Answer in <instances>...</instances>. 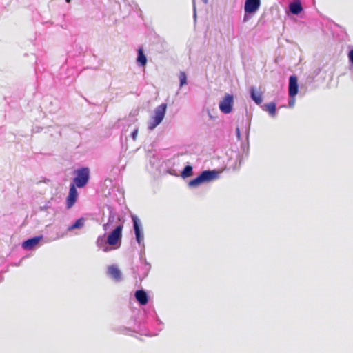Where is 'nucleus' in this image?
Segmentation results:
<instances>
[{"label": "nucleus", "mask_w": 353, "mask_h": 353, "mask_svg": "<svg viewBox=\"0 0 353 353\" xmlns=\"http://www.w3.org/2000/svg\"><path fill=\"white\" fill-rule=\"evenodd\" d=\"M219 177V172L216 170H205L202 172L196 178L190 181L188 186L196 188L203 183L210 182L216 179Z\"/></svg>", "instance_id": "obj_1"}, {"label": "nucleus", "mask_w": 353, "mask_h": 353, "mask_svg": "<svg viewBox=\"0 0 353 353\" xmlns=\"http://www.w3.org/2000/svg\"><path fill=\"white\" fill-rule=\"evenodd\" d=\"M123 228L122 224H119L107 236V242L112 250L121 246Z\"/></svg>", "instance_id": "obj_2"}, {"label": "nucleus", "mask_w": 353, "mask_h": 353, "mask_svg": "<svg viewBox=\"0 0 353 353\" xmlns=\"http://www.w3.org/2000/svg\"><path fill=\"white\" fill-rule=\"evenodd\" d=\"M76 176L73 181L76 187L82 188L85 187L90 179V169L88 167H83L75 171Z\"/></svg>", "instance_id": "obj_3"}, {"label": "nucleus", "mask_w": 353, "mask_h": 353, "mask_svg": "<svg viewBox=\"0 0 353 353\" xmlns=\"http://www.w3.org/2000/svg\"><path fill=\"white\" fill-rule=\"evenodd\" d=\"M135 239L139 245L143 244V232L140 219L135 215L132 216Z\"/></svg>", "instance_id": "obj_4"}, {"label": "nucleus", "mask_w": 353, "mask_h": 353, "mask_svg": "<svg viewBox=\"0 0 353 353\" xmlns=\"http://www.w3.org/2000/svg\"><path fill=\"white\" fill-rule=\"evenodd\" d=\"M234 103L233 96L226 94L225 97L219 103V109L224 114L231 112Z\"/></svg>", "instance_id": "obj_5"}, {"label": "nucleus", "mask_w": 353, "mask_h": 353, "mask_svg": "<svg viewBox=\"0 0 353 353\" xmlns=\"http://www.w3.org/2000/svg\"><path fill=\"white\" fill-rule=\"evenodd\" d=\"M78 197V191L74 183H70L69 193L66 198V208H71L76 203Z\"/></svg>", "instance_id": "obj_6"}, {"label": "nucleus", "mask_w": 353, "mask_h": 353, "mask_svg": "<svg viewBox=\"0 0 353 353\" xmlns=\"http://www.w3.org/2000/svg\"><path fill=\"white\" fill-rule=\"evenodd\" d=\"M107 275L115 282L122 281V273L116 265H111L108 267Z\"/></svg>", "instance_id": "obj_7"}, {"label": "nucleus", "mask_w": 353, "mask_h": 353, "mask_svg": "<svg viewBox=\"0 0 353 353\" xmlns=\"http://www.w3.org/2000/svg\"><path fill=\"white\" fill-rule=\"evenodd\" d=\"M42 239V235H39L28 239L22 243V248L26 250H31L39 245Z\"/></svg>", "instance_id": "obj_8"}, {"label": "nucleus", "mask_w": 353, "mask_h": 353, "mask_svg": "<svg viewBox=\"0 0 353 353\" xmlns=\"http://www.w3.org/2000/svg\"><path fill=\"white\" fill-rule=\"evenodd\" d=\"M298 79L295 75H292L289 79L288 94L290 98H294L298 94Z\"/></svg>", "instance_id": "obj_9"}, {"label": "nucleus", "mask_w": 353, "mask_h": 353, "mask_svg": "<svg viewBox=\"0 0 353 353\" xmlns=\"http://www.w3.org/2000/svg\"><path fill=\"white\" fill-rule=\"evenodd\" d=\"M134 298L141 306L146 305L149 301L148 293L143 289H139L134 292Z\"/></svg>", "instance_id": "obj_10"}, {"label": "nucleus", "mask_w": 353, "mask_h": 353, "mask_svg": "<svg viewBox=\"0 0 353 353\" xmlns=\"http://www.w3.org/2000/svg\"><path fill=\"white\" fill-rule=\"evenodd\" d=\"M150 146H151V149L148 148L147 150V152H146V159H147V161H148V163H147V165H146V170L149 173L153 174L154 165V153L152 151V148H153L152 143L151 144Z\"/></svg>", "instance_id": "obj_11"}, {"label": "nucleus", "mask_w": 353, "mask_h": 353, "mask_svg": "<svg viewBox=\"0 0 353 353\" xmlns=\"http://www.w3.org/2000/svg\"><path fill=\"white\" fill-rule=\"evenodd\" d=\"M260 0H245L244 10L246 13H254L259 8Z\"/></svg>", "instance_id": "obj_12"}, {"label": "nucleus", "mask_w": 353, "mask_h": 353, "mask_svg": "<svg viewBox=\"0 0 353 353\" xmlns=\"http://www.w3.org/2000/svg\"><path fill=\"white\" fill-rule=\"evenodd\" d=\"M96 244L99 248L101 249L105 252H110L112 250L107 242L105 234L98 236Z\"/></svg>", "instance_id": "obj_13"}, {"label": "nucleus", "mask_w": 353, "mask_h": 353, "mask_svg": "<svg viewBox=\"0 0 353 353\" xmlns=\"http://www.w3.org/2000/svg\"><path fill=\"white\" fill-rule=\"evenodd\" d=\"M166 108L167 105L165 103H162L156 110V126L158 125L163 119Z\"/></svg>", "instance_id": "obj_14"}, {"label": "nucleus", "mask_w": 353, "mask_h": 353, "mask_svg": "<svg viewBox=\"0 0 353 353\" xmlns=\"http://www.w3.org/2000/svg\"><path fill=\"white\" fill-rule=\"evenodd\" d=\"M137 63L140 67H145L147 64V57L144 54L143 50L142 48H139L137 50V57L136 59Z\"/></svg>", "instance_id": "obj_15"}, {"label": "nucleus", "mask_w": 353, "mask_h": 353, "mask_svg": "<svg viewBox=\"0 0 353 353\" xmlns=\"http://www.w3.org/2000/svg\"><path fill=\"white\" fill-rule=\"evenodd\" d=\"M85 223V219L81 217L78 219H77L74 223L68 226V231H72L75 229H80L81 228Z\"/></svg>", "instance_id": "obj_16"}, {"label": "nucleus", "mask_w": 353, "mask_h": 353, "mask_svg": "<svg viewBox=\"0 0 353 353\" xmlns=\"http://www.w3.org/2000/svg\"><path fill=\"white\" fill-rule=\"evenodd\" d=\"M290 10L294 14H299L303 10L300 2H293L290 4Z\"/></svg>", "instance_id": "obj_17"}, {"label": "nucleus", "mask_w": 353, "mask_h": 353, "mask_svg": "<svg viewBox=\"0 0 353 353\" xmlns=\"http://www.w3.org/2000/svg\"><path fill=\"white\" fill-rule=\"evenodd\" d=\"M250 94L252 100L254 101V102L256 104L259 105L262 103L263 99L261 93L256 92L255 90L252 88L250 89Z\"/></svg>", "instance_id": "obj_18"}, {"label": "nucleus", "mask_w": 353, "mask_h": 353, "mask_svg": "<svg viewBox=\"0 0 353 353\" xmlns=\"http://www.w3.org/2000/svg\"><path fill=\"white\" fill-rule=\"evenodd\" d=\"M265 110L269 112V114L274 117L276 114V104L273 102L268 103L265 105Z\"/></svg>", "instance_id": "obj_19"}, {"label": "nucleus", "mask_w": 353, "mask_h": 353, "mask_svg": "<svg viewBox=\"0 0 353 353\" xmlns=\"http://www.w3.org/2000/svg\"><path fill=\"white\" fill-rule=\"evenodd\" d=\"M192 167L190 165H186L181 172V176L183 178H186L192 176Z\"/></svg>", "instance_id": "obj_20"}, {"label": "nucleus", "mask_w": 353, "mask_h": 353, "mask_svg": "<svg viewBox=\"0 0 353 353\" xmlns=\"http://www.w3.org/2000/svg\"><path fill=\"white\" fill-rule=\"evenodd\" d=\"M108 209L109 210V217L108 223L112 225V223L115 221L117 218L116 213L111 207L109 206Z\"/></svg>", "instance_id": "obj_21"}, {"label": "nucleus", "mask_w": 353, "mask_h": 353, "mask_svg": "<svg viewBox=\"0 0 353 353\" xmlns=\"http://www.w3.org/2000/svg\"><path fill=\"white\" fill-rule=\"evenodd\" d=\"M179 79L180 81V86L182 87L187 83V77L184 72H180L179 74Z\"/></svg>", "instance_id": "obj_22"}, {"label": "nucleus", "mask_w": 353, "mask_h": 353, "mask_svg": "<svg viewBox=\"0 0 353 353\" xmlns=\"http://www.w3.org/2000/svg\"><path fill=\"white\" fill-rule=\"evenodd\" d=\"M149 130H153L154 129V114L150 115V121L148 127Z\"/></svg>", "instance_id": "obj_23"}, {"label": "nucleus", "mask_w": 353, "mask_h": 353, "mask_svg": "<svg viewBox=\"0 0 353 353\" xmlns=\"http://www.w3.org/2000/svg\"><path fill=\"white\" fill-rule=\"evenodd\" d=\"M138 130H139V129H138L137 126H136V125L133 126L132 131L130 133V137L132 138V139L134 141H135L137 139Z\"/></svg>", "instance_id": "obj_24"}, {"label": "nucleus", "mask_w": 353, "mask_h": 353, "mask_svg": "<svg viewBox=\"0 0 353 353\" xmlns=\"http://www.w3.org/2000/svg\"><path fill=\"white\" fill-rule=\"evenodd\" d=\"M110 224L109 223H106L105 224L103 225V228L105 231H107L109 230L110 227Z\"/></svg>", "instance_id": "obj_25"}, {"label": "nucleus", "mask_w": 353, "mask_h": 353, "mask_svg": "<svg viewBox=\"0 0 353 353\" xmlns=\"http://www.w3.org/2000/svg\"><path fill=\"white\" fill-rule=\"evenodd\" d=\"M294 103H295V99H294V98H290V100L289 101V106L290 107H293L294 105Z\"/></svg>", "instance_id": "obj_26"}, {"label": "nucleus", "mask_w": 353, "mask_h": 353, "mask_svg": "<svg viewBox=\"0 0 353 353\" xmlns=\"http://www.w3.org/2000/svg\"><path fill=\"white\" fill-rule=\"evenodd\" d=\"M349 59L350 60V61L353 63V50H352L350 52H349Z\"/></svg>", "instance_id": "obj_27"}, {"label": "nucleus", "mask_w": 353, "mask_h": 353, "mask_svg": "<svg viewBox=\"0 0 353 353\" xmlns=\"http://www.w3.org/2000/svg\"><path fill=\"white\" fill-rule=\"evenodd\" d=\"M236 134L237 136L238 139L239 140L241 139V134H240V130L239 128H236Z\"/></svg>", "instance_id": "obj_28"}, {"label": "nucleus", "mask_w": 353, "mask_h": 353, "mask_svg": "<svg viewBox=\"0 0 353 353\" xmlns=\"http://www.w3.org/2000/svg\"><path fill=\"white\" fill-rule=\"evenodd\" d=\"M150 268H151V265H150V264H148V263H145V267H144V268H145V270L146 271H148V270L150 269Z\"/></svg>", "instance_id": "obj_29"}, {"label": "nucleus", "mask_w": 353, "mask_h": 353, "mask_svg": "<svg viewBox=\"0 0 353 353\" xmlns=\"http://www.w3.org/2000/svg\"><path fill=\"white\" fill-rule=\"evenodd\" d=\"M48 208V205H45V206H43V207H41V210H46Z\"/></svg>", "instance_id": "obj_30"}, {"label": "nucleus", "mask_w": 353, "mask_h": 353, "mask_svg": "<svg viewBox=\"0 0 353 353\" xmlns=\"http://www.w3.org/2000/svg\"><path fill=\"white\" fill-rule=\"evenodd\" d=\"M203 2H205V3H207V2H208V0H203Z\"/></svg>", "instance_id": "obj_31"}, {"label": "nucleus", "mask_w": 353, "mask_h": 353, "mask_svg": "<svg viewBox=\"0 0 353 353\" xmlns=\"http://www.w3.org/2000/svg\"><path fill=\"white\" fill-rule=\"evenodd\" d=\"M66 2L69 3L70 2V0H66Z\"/></svg>", "instance_id": "obj_32"}]
</instances>
